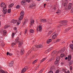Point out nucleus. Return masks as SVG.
<instances>
[{
	"mask_svg": "<svg viewBox=\"0 0 73 73\" xmlns=\"http://www.w3.org/2000/svg\"><path fill=\"white\" fill-rule=\"evenodd\" d=\"M42 25H39L38 27V29H39V32H41L42 31Z\"/></svg>",
	"mask_w": 73,
	"mask_h": 73,
	"instance_id": "0eeeda50",
	"label": "nucleus"
},
{
	"mask_svg": "<svg viewBox=\"0 0 73 73\" xmlns=\"http://www.w3.org/2000/svg\"><path fill=\"white\" fill-rule=\"evenodd\" d=\"M65 73H70V72L69 70H68L67 71V72L66 71H65Z\"/></svg>",
	"mask_w": 73,
	"mask_h": 73,
	"instance_id": "3c124183",
	"label": "nucleus"
},
{
	"mask_svg": "<svg viewBox=\"0 0 73 73\" xmlns=\"http://www.w3.org/2000/svg\"><path fill=\"white\" fill-rule=\"evenodd\" d=\"M68 23V21H61V23L59 25V27H61L62 26H65L66 25V23Z\"/></svg>",
	"mask_w": 73,
	"mask_h": 73,
	"instance_id": "f03ea898",
	"label": "nucleus"
},
{
	"mask_svg": "<svg viewBox=\"0 0 73 73\" xmlns=\"http://www.w3.org/2000/svg\"><path fill=\"white\" fill-rule=\"evenodd\" d=\"M27 30H26L25 32V33H24V35H25V34H27Z\"/></svg>",
	"mask_w": 73,
	"mask_h": 73,
	"instance_id": "de8ad7c7",
	"label": "nucleus"
},
{
	"mask_svg": "<svg viewBox=\"0 0 73 73\" xmlns=\"http://www.w3.org/2000/svg\"><path fill=\"white\" fill-rule=\"evenodd\" d=\"M16 8L17 9H19V8H20V5H17V6L16 7Z\"/></svg>",
	"mask_w": 73,
	"mask_h": 73,
	"instance_id": "58836bf2",
	"label": "nucleus"
},
{
	"mask_svg": "<svg viewBox=\"0 0 73 73\" xmlns=\"http://www.w3.org/2000/svg\"><path fill=\"white\" fill-rule=\"evenodd\" d=\"M67 29V31H69V30H70V29H71V28H68Z\"/></svg>",
	"mask_w": 73,
	"mask_h": 73,
	"instance_id": "864d4df0",
	"label": "nucleus"
},
{
	"mask_svg": "<svg viewBox=\"0 0 73 73\" xmlns=\"http://www.w3.org/2000/svg\"><path fill=\"white\" fill-rule=\"evenodd\" d=\"M65 48H62V50L63 51V52L65 51Z\"/></svg>",
	"mask_w": 73,
	"mask_h": 73,
	"instance_id": "bf43d9fd",
	"label": "nucleus"
},
{
	"mask_svg": "<svg viewBox=\"0 0 73 73\" xmlns=\"http://www.w3.org/2000/svg\"><path fill=\"white\" fill-rule=\"evenodd\" d=\"M41 23H46V20L45 19H41Z\"/></svg>",
	"mask_w": 73,
	"mask_h": 73,
	"instance_id": "4468645a",
	"label": "nucleus"
},
{
	"mask_svg": "<svg viewBox=\"0 0 73 73\" xmlns=\"http://www.w3.org/2000/svg\"><path fill=\"white\" fill-rule=\"evenodd\" d=\"M54 60V58H51V59H50V60L48 61L49 62H50V61H53Z\"/></svg>",
	"mask_w": 73,
	"mask_h": 73,
	"instance_id": "f704fd0d",
	"label": "nucleus"
},
{
	"mask_svg": "<svg viewBox=\"0 0 73 73\" xmlns=\"http://www.w3.org/2000/svg\"><path fill=\"white\" fill-rule=\"evenodd\" d=\"M3 12L4 14H6V13H7V10H3Z\"/></svg>",
	"mask_w": 73,
	"mask_h": 73,
	"instance_id": "c756f323",
	"label": "nucleus"
},
{
	"mask_svg": "<svg viewBox=\"0 0 73 73\" xmlns=\"http://www.w3.org/2000/svg\"><path fill=\"white\" fill-rule=\"evenodd\" d=\"M72 3H70L69 4V5L67 7L68 10H70L72 8Z\"/></svg>",
	"mask_w": 73,
	"mask_h": 73,
	"instance_id": "423d86ee",
	"label": "nucleus"
},
{
	"mask_svg": "<svg viewBox=\"0 0 73 73\" xmlns=\"http://www.w3.org/2000/svg\"><path fill=\"white\" fill-rule=\"evenodd\" d=\"M48 23L49 24H52V20L49 21Z\"/></svg>",
	"mask_w": 73,
	"mask_h": 73,
	"instance_id": "c9c22d12",
	"label": "nucleus"
},
{
	"mask_svg": "<svg viewBox=\"0 0 73 73\" xmlns=\"http://www.w3.org/2000/svg\"><path fill=\"white\" fill-rule=\"evenodd\" d=\"M72 63H73V61L72 60L70 61V62H69V64H70L69 66H70L71 65H72Z\"/></svg>",
	"mask_w": 73,
	"mask_h": 73,
	"instance_id": "473e14b6",
	"label": "nucleus"
},
{
	"mask_svg": "<svg viewBox=\"0 0 73 73\" xmlns=\"http://www.w3.org/2000/svg\"><path fill=\"white\" fill-rule=\"evenodd\" d=\"M30 31L31 33H34V32H35V31H34V30L33 29H31L30 30Z\"/></svg>",
	"mask_w": 73,
	"mask_h": 73,
	"instance_id": "393cba45",
	"label": "nucleus"
},
{
	"mask_svg": "<svg viewBox=\"0 0 73 73\" xmlns=\"http://www.w3.org/2000/svg\"><path fill=\"white\" fill-rule=\"evenodd\" d=\"M13 5H14V4L13 3H11L9 6V8H12Z\"/></svg>",
	"mask_w": 73,
	"mask_h": 73,
	"instance_id": "6ab92c4d",
	"label": "nucleus"
},
{
	"mask_svg": "<svg viewBox=\"0 0 73 73\" xmlns=\"http://www.w3.org/2000/svg\"><path fill=\"white\" fill-rule=\"evenodd\" d=\"M8 28V26L6 25L5 26L4 28H5H5Z\"/></svg>",
	"mask_w": 73,
	"mask_h": 73,
	"instance_id": "09e8293b",
	"label": "nucleus"
},
{
	"mask_svg": "<svg viewBox=\"0 0 73 73\" xmlns=\"http://www.w3.org/2000/svg\"><path fill=\"white\" fill-rule=\"evenodd\" d=\"M13 5H14V4L13 3H11L9 6V8H12Z\"/></svg>",
	"mask_w": 73,
	"mask_h": 73,
	"instance_id": "a211bd4d",
	"label": "nucleus"
},
{
	"mask_svg": "<svg viewBox=\"0 0 73 73\" xmlns=\"http://www.w3.org/2000/svg\"><path fill=\"white\" fill-rule=\"evenodd\" d=\"M68 57H66L65 58V60H67L68 59Z\"/></svg>",
	"mask_w": 73,
	"mask_h": 73,
	"instance_id": "338daca9",
	"label": "nucleus"
},
{
	"mask_svg": "<svg viewBox=\"0 0 73 73\" xmlns=\"http://www.w3.org/2000/svg\"><path fill=\"white\" fill-rule=\"evenodd\" d=\"M1 7H4V6H5V3H1Z\"/></svg>",
	"mask_w": 73,
	"mask_h": 73,
	"instance_id": "5701e85b",
	"label": "nucleus"
},
{
	"mask_svg": "<svg viewBox=\"0 0 73 73\" xmlns=\"http://www.w3.org/2000/svg\"><path fill=\"white\" fill-rule=\"evenodd\" d=\"M27 21H28V19H25L24 22V23H23V24L25 25V23H27Z\"/></svg>",
	"mask_w": 73,
	"mask_h": 73,
	"instance_id": "b1692460",
	"label": "nucleus"
},
{
	"mask_svg": "<svg viewBox=\"0 0 73 73\" xmlns=\"http://www.w3.org/2000/svg\"><path fill=\"white\" fill-rule=\"evenodd\" d=\"M13 5H14V4L13 3H11L9 6V8H12Z\"/></svg>",
	"mask_w": 73,
	"mask_h": 73,
	"instance_id": "aec40b11",
	"label": "nucleus"
},
{
	"mask_svg": "<svg viewBox=\"0 0 73 73\" xmlns=\"http://www.w3.org/2000/svg\"><path fill=\"white\" fill-rule=\"evenodd\" d=\"M58 36L57 34H56L55 35H54L52 36V39H55L56 37H57V36Z\"/></svg>",
	"mask_w": 73,
	"mask_h": 73,
	"instance_id": "1a4fd4ad",
	"label": "nucleus"
},
{
	"mask_svg": "<svg viewBox=\"0 0 73 73\" xmlns=\"http://www.w3.org/2000/svg\"><path fill=\"white\" fill-rule=\"evenodd\" d=\"M54 69V67L53 66H52L50 68V70H52Z\"/></svg>",
	"mask_w": 73,
	"mask_h": 73,
	"instance_id": "bb28decb",
	"label": "nucleus"
},
{
	"mask_svg": "<svg viewBox=\"0 0 73 73\" xmlns=\"http://www.w3.org/2000/svg\"><path fill=\"white\" fill-rule=\"evenodd\" d=\"M61 12V11L60 10H58L57 11L56 13H60Z\"/></svg>",
	"mask_w": 73,
	"mask_h": 73,
	"instance_id": "79ce46f5",
	"label": "nucleus"
},
{
	"mask_svg": "<svg viewBox=\"0 0 73 73\" xmlns=\"http://www.w3.org/2000/svg\"><path fill=\"white\" fill-rule=\"evenodd\" d=\"M68 4V3L66 2H65L64 3V7H66V5H67Z\"/></svg>",
	"mask_w": 73,
	"mask_h": 73,
	"instance_id": "e433bc0d",
	"label": "nucleus"
},
{
	"mask_svg": "<svg viewBox=\"0 0 73 73\" xmlns=\"http://www.w3.org/2000/svg\"><path fill=\"white\" fill-rule=\"evenodd\" d=\"M19 37H17L16 39H15V43H17V42L19 45H22L23 44V42H20L19 41Z\"/></svg>",
	"mask_w": 73,
	"mask_h": 73,
	"instance_id": "7ed1b4c3",
	"label": "nucleus"
},
{
	"mask_svg": "<svg viewBox=\"0 0 73 73\" xmlns=\"http://www.w3.org/2000/svg\"><path fill=\"white\" fill-rule=\"evenodd\" d=\"M52 42V39H49L47 40V44H50V42Z\"/></svg>",
	"mask_w": 73,
	"mask_h": 73,
	"instance_id": "f8f14e48",
	"label": "nucleus"
},
{
	"mask_svg": "<svg viewBox=\"0 0 73 73\" xmlns=\"http://www.w3.org/2000/svg\"><path fill=\"white\" fill-rule=\"evenodd\" d=\"M59 61L58 60H56L54 62V64L55 65H57V64H58V62Z\"/></svg>",
	"mask_w": 73,
	"mask_h": 73,
	"instance_id": "a878e982",
	"label": "nucleus"
},
{
	"mask_svg": "<svg viewBox=\"0 0 73 73\" xmlns=\"http://www.w3.org/2000/svg\"><path fill=\"white\" fill-rule=\"evenodd\" d=\"M21 3H25V0H23L22 1H21Z\"/></svg>",
	"mask_w": 73,
	"mask_h": 73,
	"instance_id": "c03bdc74",
	"label": "nucleus"
},
{
	"mask_svg": "<svg viewBox=\"0 0 73 73\" xmlns=\"http://www.w3.org/2000/svg\"><path fill=\"white\" fill-rule=\"evenodd\" d=\"M1 45L2 46H4V45H5V44L4 43V42H2L1 43Z\"/></svg>",
	"mask_w": 73,
	"mask_h": 73,
	"instance_id": "ea45409f",
	"label": "nucleus"
},
{
	"mask_svg": "<svg viewBox=\"0 0 73 73\" xmlns=\"http://www.w3.org/2000/svg\"><path fill=\"white\" fill-rule=\"evenodd\" d=\"M33 7V6L30 5L29 7L30 8H32V7Z\"/></svg>",
	"mask_w": 73,
	"mask_h": 73,
	"instance_id": "052dcab7",
	"label": "nucleus"
},
{
	"mask_svg": "<svg viewBox=\"0 0 73 73\" xmlns=\"http://www.w3.org/2000/svg\"><path fill=\"white\" fill-rule=\"evenodd\" d=\"M60 56H57L56 57V60L57 61H60Z\"/></svg>",
	"mask_w": 73,
	"mask_h": 73,
	"instance_id": "4be33fe9",
	"label": "nucleus"
},
{
	"mask_svg": "<svg viewBox=\"0 0 73 73\" xmlns=\"http://www.w3.org/2000/svg\"><path fill=\"white\" fill-rule=\"evenodd\" d=\"M3 10L4 11H7V7L5 6L3 8Z\"/></svg>",
	"mask_w": 73,
	"mask_h": 73,
	"instance_id": "2f4dec72",
	"label": "nucleus"
},
{
	"mask_svg": "<svg viewBox=\"0 0 73 73\" xmlns=\"http://www.w3.org/2000/svg\"><path fill=\"white\" fill-rule=\"evenodd\" d=\"M20 15L21 16H24V12L23 11H22L21 12Z\"/></svg>",
	"mask_w": 73,
	"mask_h": 73,
	"instance_id": "f3484780",
	"label": "nucleus"
},
{
	"mask_svg": "<svg viewBox=\"0 0 73 73\" xmlns=\"http://www.w3.org/2000/svg\"><path fill=\"white\" fill-rule=\"evenodd\" d=\"M59 70H58L56 71L55 73H59Z\"/></svg>",
	"mask_w": 73,
	"mask_h": 73,
	"instance_id": "a18cd8bd",
	"label": "nucleus"
},
{
	"mask_svg": "<svg viewBox=\"0 0 73 73\" xmlns=\"http://www.w3.org/2000/svg\"><path fill=\"white\" fill-rule=\"evenodd\" d=\"M11 9H9L7 11V13H11Z\"/></svg>",
	"mask_w": 73,
	"mask_h": 73,
	"instance_id": "4c0bfd02",
	"label": "nucleus"
},
{
	"mask_svg": "<svg viewBox=\"0 0 73 73\" xmlns=\"http://www.w3.org/2000/svg\"><path fill=\"white\" fill-rule=\"evenodd\" d=\"M70 70H72V66H70Z\"/></svg>",
	"mask_w": 73,
	"mask_h": 73,
	"instance_id": "6e6d98bb",
	"label": "nucleus"
},
{
	"mask_svg": "<svg viewBox=\"0 0 73 73\" xmlns=\"http://www.w3.org/2000/svg\"><path fill=\"white\" fill-rule=\"evenodd\" d=\"M26 1H27V2H28V3L30 2V0H26Z\"/></svg>",
	"mask_w": 73,
	"mask_h": 73,
	"instance_id": "13d9d810",
	"label": "nucleus"
},
{
	"mask_svg": "<svg viewBox=\"0 0 73 73\" xmlns=\"http://www.w3.org/2000/svg\"><path fill=\"white\" fill-rule=\"evenodd\" d=\"M9 55V56H12V54L11 53H9L8 52H7V55L8 56V55Z\"/></svg>",
	"mask_w": 73,
	"mask_h": 73,
	"instance_id": "cd10ccee",
	"label": "nucleus"
},
{
	"mask_svg": "<svg viewBox=\"0 0 73 73\" xmlns=\"http://www.w3.org/2000/svg\"><path fill=\"white\" fill-rule=\"evenodd\" d=\"M46 58H43L40 61V63H42V62H43V61H44V60H46Z\"/></svg>",
	"mask_w": 73,
	"mask_h": 73,
	"instance_id": "412c9836",
	"label": "nucleus"
},
{
	"mask_svg": "<svg viewBox=\"0 0 73 73\" xmlns=\"http://www.w3.org/2000/svg\"><path fill=\"white\" fill-rule=\"evenodd\" d=\"M43 46L41 44L38 45L36 46H35L34 47H33L32 48V50H33L34 51H36L37 50H38V48H42Z\"/></svg>",
	"mask_w": 73,
	"mask_h": 73,
	"instance_id": "f257e3e1",
	"label": "nucleus"
},
{
	"mask_svg": "<svg viewBox=\"0 0 73 73\" xmlns=\"http://www.w3.org/2000/svg\"><path fill=\"white\" fill-rule=\"evenodd\" d=\"M0 72L2 73H8L7 71H4L3 70H0Z\"/></svg>",
	"mask_w": 73,
	"mask_h": 73,
	"instance_id": "2eb2a0df",
	"label": "nucleus"
},
{
	"mask_svg": "<svg viewBox=\"0 0 73 73\" xmlns=\"http://www.w3.org/2000/svg\"><path fill=\"white\" fill-rule=\"evenodd\" d=\"M23 17L24 16H22L21 15L19 18V20H23Z\"/></svg>",
	"mask_w": 73,
	"mask_h": 73,
	"instance_id": "dca6fc26",
	"label": "nucleus"
},
{
	"mask_svg": "<svg viewBox=\"0 0 73 73\" xmlns=\"http://www.w3.org/2000/svg\"><path fill=\"white\" fill-rule=\"evenodd\" d=\"M15 36V33H13L12 35V38H13L14 36Z\"/></svg>",
	"mask_w": 73,
	"mask_h": 73,
	"instance_id": "37998d69",
	"label": "nucleus"
},
{
	"mask_svg": "<svg viewBox=\"0 0 73 73\" xmlns=\"http://www.w3.org/2000/svg\"><path fill=\"white\" fill-rule=\"evenodd\" d=\"M34 20L32 19V20L31 21V25L30 26H32V24H33L34 23Z\"/></svg>",
	"mask_w": 73,
	"mask_h": 73,
	"instance_id": "ddd939ff",
	"label": "nucleus"
},
{
	"mask_svg": "<svg viewBox=\"0 0 73 73\" xmlns=\"http://www.w3.org/2000/svg\"><path fill=\"white\" fill-rule=\"evenodd\" d=\"M70 47L71 49H73V44H71L70 46Z\"/></svg>",
	"mask_w": 73,
	"mask_h": 73,
	"instance_id": "72a5a7b5",
	"label": "nucleus"
},
{
	"mask_svg": "<svg viewBox=\"0 0 73 73\" xmlns=\"http://www.w3.org/2000/svg\"><path fill=\"white\" fill-rule=\"evenodd\" d=\"M60 41V40L59 39H58L56 40V42H59Z\"/></svg>",
	"mask_w": 73,
	"mask_h": 73,
	"instance_id": "49530a36",
	"label": "nucleus"
},
{
	"mask_svg": "<svg viewBox=\"0 0 73 73\" xmlns=\"http://www.w3.org/2000/svg\"><path fill=\"white\" fill-rule=\"evenodd\" d=\"M3 33L4 35H6V34H7V31L5 30L3 31Z\"/></svg>",
	"mask_w": 73,
	"mask_h": 73,
	"instance_id": "7c9ffc66",
	"label": "nucleus"
},
{
	"mask_svg": "<svg viewBox=\"0 0 73 73\" xmlns=\"http://www.w3.org/2000/svg\"><path fill=\"white\" fill-rule=\"evenodd\" d=\"M71 12L72 13H73V9L71 10Z\"/></svg>",
	"mask_w": 73,
	"mask_h": 73,
	"instance_id": "69168bd1",
	"label": "nucleus"
},
{
	"mask_svg": "<svg viewBox=\"0 0 73 73\" xmlns=\"http://www.w3.org/2000/svg\"><path fill=\"white\" fill-rule=\"evenodd\" d=\"M16 44H15V43H12V46H13V45H16Z\"/></svg>",
	"mask_w": 73,
	"mask_h": 73,
	"instance_id": "4d7b16f0",
	"label": "nucleus"
},
{
	"mask_svg": "<svg viewBox=\"0 0 73 73\" xmlns=\"http://www.w3.org/2000/svg\"><path fill=\"white\" fill-rule=\"evenodd\" d=\"M52 33V31H50L48 33V35H50V34H51Z\"/></svg>",
	"mask_w": 73,
	"mask_h": 73,
	"instance_id": "a19ab883",
	"label": "nucleus"
},
{
	"mask_svg": "<svg viewBox=\"0 0 73 73\" xmlns=\"http://www.w3.org/2000/svg\"><path fill=\"white\" fill-rule=\"evenodd\" d=\"M49 49H50V50H52L53 49V47H50Z\"/></svg>",
	"mask_w": 73,
	"mask_h": 73,
	"instance_id": "680f3d73",
	"label": "nucleus"
},
{
	"mask_svg": "<svg viewBox=\"0 0 73 73\" xmlns=\"http://www.w3.org/2000/svg\"><path fill=\"white\" fill-rule=\"evenodd\" d=\"M13 61H11V63L9 64V66L10 67H12L13 64Z\"/></svg>",
	"mask_w": 73,
	"mask_h": 73,
	"instance_id": "9d476101",
	"label": "nucleus"
},
{
	"mask_svg": "<svg viewBox=\"0 0 73 73\" xmlns=\"http://www.w3.org/2000/svg\"><path fill=\"white\" fill-rule=\"evenodd\" d=\"M24 50L23 49H22L20 52L21 54V55H23V54L24 53Z\"/></svg>",
	"mask_w": 73,
	"mask_h": 73,
	"instance_id": "9b49d317",
	"label": "nucleus"
},
{
	"mask_svg": "<svg viewBox=\"0 0 73 73\" xmlns=\"http://www.w3.org/2000/svg\"><path fill=\"white\" fill-rule=\"evenodd\" d=\"M47 50H48V52H49L50 51V49H48Z\"/></svg>",
	"mask_w": 73,
	"mask_h": 73,
	"instance_id": "e2e57ef3",
	"label": "nucleus"
},
{
	"mask_svg": "<svg viewBox=\"0 0 73 73\" xmlns=\"http://www.w3.org/2000/svg\"><path fill=\"white\" fill-rule=\"evenodd\" d=\"M68 61H70L72 59V56L71 55H70L68 56Z\"/></svg>",
	"mask_w": 73,
	"mask_h": 73,
	"instance_id": "6e6552de",
	"label": "nucleus"
},
{
	"mask_svg": "<svg viewBox=\"0 0 73 73\" xmlns=\"http://www.w3.org/2000/svg\"><path fill=\"white\" fill-rule=\"evenodd\" d=\"M28 70V67H25L24 68H23L21 71L22 73H24L27 70Z\"/></svg>",
	"mask_w": 73,
	"mask_h": 73,
	"instance_id": "39448f33",
	"label": "nucleus"
},
{
	"mask_svg": "<svg viewBox=\"0 0 73 73\" xmlns=\"http://www.w3.org/2000/svg\"><path fill=\"white\" fill-rule=\"evenodd\" d=\"M56 53V52L55 51H54L52 53V54H55Z\"/></svg>",
	"mask_w": 73,
	"mask_h": 73,
	"instance_id": "603ef678",
	"label": "nucleus"
},
{
	"mask_svg": "<svg viewBox=\"0 0 73 73\" xmlns=\"http://www.w3.org/2000/svg\"><path fill=\"white\" fill-rule=\"evenodd\" d=\"M56 6H54L53 9H54V10H56Z\"/></svg>",
	"mask_w": 73,
	"mask_h": 73,
	"instance_id": "0e129e2a",
	"label": "nucleus"
},
{
	"mask_svg": "<svg viewBox=\"0 0 73 73\" xmlns=\"http://www.w3.org/2000/svg\"><path fill=\"white\" fill-rule=\"evenodd\" d=\"M64 54H62L61 55H60V57H61L62 58V57H64Z\"/></svg>",
	"mask_w": 73,
	"mask_h": 73,
	"instance_id": "8fccbe9b",
	"label": "nucleus"
},
{
	"mask_svg": "<svg viewBox=\"0 0 73 73\" xmlns=\"http://www.w3.org/2000/svg\"><path fill=\"white\" fill-rule=\"evenodd\" d=\"M11 22L12 23H13V24H15L17 23V25H19L20 23V22H17V20H15L14 19H13L11 21Z\"/></svg>",
	"mask_w": 73,
	"mask_h": 73,
	"instance_id": "20e7f679",
	"label": "nucleus"
},
{
	"mask_svg": "<svg viewBox=\"0 0 73 73\" xmlns=\"http://www.w3.org/2000/svg\"><path fill=\"white\" fill-rule=\"evenodd\" d=\"M62 71H63V72H65V71H66V70H65L63 68L62 70Z\"/></svg>",
	"mask_w": 73,
	"mask_h": 73,
	"instance_id": "5fc2aeb1",
	"label": "nucleus"
},
{
	"mask_svg": "<svg viewBox=\"0 0 73 73\" xmlns=\"http://www.w3.org/2000/svg\"><path fill=\"white\" fill-rule=\"evenodd\" d=\"M39 66H37V67H36V69H38V67Z\"/></svg>",
	"mask_w": 73,
	"mask_h": 73,
	"instance_id": "774afa93",
	"label": "nucleus"
},
{
	"mask_svg": "<svg viewBox=\"0 0 73 73\" xmlns=\"http://www.w3.org/2000/svg\"><path fill=\"white\" fill-rule=\"evenodd\" d=\"M37 61V60H35L33 62L32 64H33V65H34V64H35V63Z\"/></svg>",
	"mask_w": 73,
	"mask_h": 73,
	"instance_id": "c85d7f7f",
	"label": "nucleus"
}]
</instances>
